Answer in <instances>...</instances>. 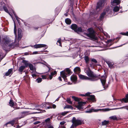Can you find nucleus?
<instances>
[{
	"label": "nucleus",
	"instance_id": "1",
	"mask_svg": "<svg viewBox=\"0 0 128 128\" xmlns=\"http://www.w3.org/2000/svg\"><path fill=\"white\" fill-rule=\"evenodd\" d=\"M14 33L15 34V38L14 43H13L10 44L12 42L10 38L8 36L4 37L2 38V42L5 45H8L9 47H12V46L14 47V46H16L18 45L19 44L18 43L15 45L16 41V26L14 25Z\"/></svg>",
	"mask_w": 128,
	"mask_h": 128
},
{
	"label": "nucleus",
	"instance_id": "2",
	"mask_svg": "<svg viewBox=\"0 0 128 128\" xmlns=\"http://www.w3.org/2000/svg\"><path fill=\"white\" fill-rule=\"evenodd\" d=\"M84 71L87 75L90 77V80L91 81L97 80L100 78V75H98L95 74L89 67L85 68L84 69Z\"/></svg>",
	"mask_w": 128,
	"mask_h": 128
},
{
	"label": "nucleus",
	"instance_id": "3",
	"mask_svg": "<svg viewBox=\"0 0 128 128\" xmlns=\"http://www.w3.org/2000/svg\"><path fill=\"white\" fill-rule=\"evenodd\" d=\"M104 0H100V1L98 2L96 8V11H94L92 12H90V14L94 15L97 14L99 11L102 8L103 5H104Z\"/></svg>",
	"mask_w": 128,
	"mask_h": 128
},
{
	"label": "nucleus",
	"instance_id": "4",
	"mask_svg": "<svg viewBox=\"0 0 128 128\" xmlns=\"http://www.w3.org/2000/svg\"><path fill=\"white\" fill-rule=\"evenodd\" d=\"M89 33L86 34V36L92 39L96 40L97 39V37L96 35L95 32L91 28H88V30Z\"/></svg>",
	"mask_w": 128,
	"mask_h": 128
},
{
	"label": "nucleus",
	"instance_id": "5",
	"mask_svg": "<svg viewBox=\"0 0 128 128\" xmlns=\"http://www.w3.org/2000/svg\"><path fill=\"white\" fill-rule=\"evenodd\" d=\"M72 122L75 126V127L84 123L83 120H82L76 119L75 117H73L72 118Z\"/></svg>",
	"mask_w": 128,
	"mask_h": 128
},
{
	"label": "nucleus",
	"instance_id": "6",
	"mask_svg": "<svg viewBox=\"0 0 128 128\" xmlns=\"http://www.w3.org/2000/svg\"><path fill=\"white\" fill-rule=\"evenodd\" d=\"M71 73V71L69 68H66L64 71L60 72L61 76L64 79H65L66 77V76L69 75Z\"/></svg>",
	"mask_w": 128,
	"mask_h": 128
},
{
	"label": "nucleus",
	"instance_id": "7",
	"mask_svg": "<svg viewBox=\"0 0 128 128\" xmlns=\"http://www.w3.org/2000/svg\"><path fill=\"white\" fill-rule=\"evenodd\" d=\"M111 12V11L109 9V8H107L106 10L103 11V12L101 14L100 17V20H102L105 15H106L107 14H108L110 13Z\"/></svg>",
	"mask_w": 128,
	"mask_h": 128
},
{
	"label": "nucleus",
	"instance_id": "8",
	"mask_svg": "<svg viewBox=\"0 0 128 128\" xmlns=\"http://www.w3.org/2000/svg\"><path fill=\"white\" fill-rule=\"evenodd\" d=\"M90 93L88 92L86 93L85 94H80V96H88V98L89 100L92 101L93 102H94L95 101V96L94 95H90Z\"/></svg>",
	"mask_w": 128,
	"mask_h": 128
},
{
	"label": "nucleus",
	"instance_id": "9",
	"mask_svg": "<svg viewBox=\"0 0 128 128\" xmlns=\"http://www.w3.org/2000/svg\"><path fill=\"white\" fill-rule=\"evenodd\" d=\"M21 118H15L13 120L7 123L4 125V126L7 127V125L8 124H10L11 126H13L14 124L17 123L18 122V120L20 119Z\"/></svg>",
	"mask_w": 128,
	"mask_h": 128
},
{
	"label": "nucleus",
	"instance_id": "10",
	"mask_svg": "<svg viewBox=\"0 0 128 128\" xmlns=\"http://www.w3.org/2000/svg\"><path fill=\"white\" fill-rule=\"evenodd\" d=\"M71 28L76 32H81L82 31V28L79 27L78 28L77 25L75 24H73L71 26Z\"/></svg>",
	"mask_w": 128,
	"mask_h": 128
},
{
	"label": "nucleus",
	"instance_id": "11",
	"mask_svg": "<svg viewBox=\"0 0 128 128\" xmlns=\"http://www.w3.org/2000/svg\"><path fill=\"white\" fill-rule=\"evenodd\" d=\"M100 80L104 88L106 89L108 87V86L106 85V78L104 76H102L100 79Z\"/></svg>",
	"mask_w": 128,
	"mask_h": 128
},
{
	"label": "nucleus",
	"instance_id": "12",
	"mask_svg": "<svg viewBox=\"0 0 128 128\" xmlns=\"http://www.w3.org/2000/svg\"><path fill=\"white\" fill-rule=\"evenodd\" d=\"M103 109H95L94 108H91L90 109L86 111V113H91L93 112H97L99 111H103Z\"/></svg>",
	"mask_w": 128,
	"mask_h": 128
},
{
	"label": "nucleus",
	"instance_id": "13",
	"mask_svg": "<svg viewBox=\"0 0 128 128\" xmlns=\"http://www.w3.org/2000/svg\"><path fill=\"white\" fill-rule=\"evenodd\" d=\"M32 46V47H33L34 48H38L46 46V48H48L46 45L43 44H36V45H34L33 46Z\"/></svg>",
	"mask_w": 128,
	"mask_h": 128
},
{
	"label": "nucleus",
	"instance_id": "14",
	"mask_svg": "<svg viewBox=\"0 0 128 128\" xmlns=\"http://www.w3.org/2000/svg\"><path fill=\"white\" fill-rule=\"evenodd\" d=\"M85 104V102H78V105L76 106V107L79 110H80L82 108V107L83 104Z\"/></svg>",
	"mask_w": 128,
	"mask_h": 128
},
{
	"label": "nucleus",
	"instance_id": "15",
	"mask_svg": "<svg viewBox=\"0 0 128 128\" xmlns=\"http://www.w3.org/2000/svg\"><path fill=\"white\" fill-rule=\"evenodd\" d=\"M79 76L80 78L82 80H90V78L85 76L82 74L79 75Z\"/></svg>",
	"mask_w": 128,
	"mask_h": 128
},
{
	"label": "nucleus",
	"instance_id": "16",
	"mask_svg": "<svg viewBox=\"0 0 128 128\" xmlns=\"http://www.w3.org/2000/svg\"><path fill=\"white\" fill-rule=\"evenodd\" d=\"M56 74L57 72L56 71H54L53 72H51L50 74L48 76L49 79L50 80L52 79L53 76H56Z\"/></svg>",
	"mask_w": 128,
	"mask_h": 128
},
{
	"label": "nucleus",
	"instance_id": "17",
	"mask_svg": "<svg viewBox=\"0 0 128 128\" xmlns=\"http://www.w3.org/2000/svg\"><path fill=\"white\" fill-rule=\"evenodd\" d=\"M121 102H128V94L126 96L125 98H123L120 100Z\"/></svg>",
	"mask_w": 128,
	"mask_h": 128
},
{
	"label": "nucleus",
	"instance_id": "18",
	"mask_svg": "<svg viewBox=\"0 0 128 128\" xmlns=\"http://www.w3.org/2000/svg\"><path fill=\"white\" fill-rule=\"evenodd\" d=\"M12 68L9 69L8 71L5 74V75L6 76H9L10 74H12Z\"/></svg>",
	"mask_w": 128,
	"mask_h": 128
},
{
	"label": "nucleus",
	"instance_id": "19",
	"mask_svg": "<svg viewBox=\"0 0 128 128\" xmlns=\"http://www.w3.org/2000/svg\"><path fill=\"white\" fill-rule=\"evenodd\" d=\"M25 66H20L18 69V71L20 72V74H22V72L24 70L25 68Z\"/></svg>",
	"mask_w": 128,
	"mask_h": 128
},
{
	"label": "nucleus",
	"instance_id": "20",
	"mask_svg": "<svg viewBox=\"0 0 128 128\" xmlns=\"http://www.w3.org/2000/svg\"><path fill=\"white\" fill-rule=\"evenodd\" d=\"M39 106H38V107H39V108H40V107ZM37 107H38L37 106H35L34 108V107H32V108H30V109H34V110H40V111H42V112H46L45 110H41L39 108H37Z\"/></svg>",
	"mask_w": 128,
	"mask_h": 128
},
{
	"label": "nucleus",
	"instance_id": "21",
	"mask_svg": "<svg viewBox=\"0 0 128 128\" xmlns=\"http://www.w3.org/2000/svg\"><path fill=\"white\" fill-rule=\"evenodd\" d=\"M70 78L71 80L73 82L76 81L77 80V76L75 75L72 76Z\"/></svg>",
	"mask_w": 128,
	"mask_h": 128
},
{
	"label": "nucleus",
	"instance_id": "22",
	"mask_svg": "<svg viewBox=\"0 0 128 128\" xmlns=\"http://www.w3.org/2000/svg\"><path fill=\"white\" fill-rule=\"evenodd\" d=\"M74 71L77 73H80V68L78 67H76L74 69Z\"/></svg>",
	"mask_w": 128,
	"mask_h": 128
},
{
	"label": "nucleus",
	"instance_id": "23",
	"mask_svg": "<svg viewBox=\"0 0 128 128\" xmlns=\"http://www.w3.org/2000/svg\"><path fill=\"white\" fill-rule=\"evenodd\" d=\"M48 104L47 103H44L40 105L39 106L40 107V108H45L46 109V106Z\"/></svg>",
	"mask_w": 128,
	"mask_h": 128
},
{
	"label": "nucleus",
	"instance_id": "24",
	"mask_svg": "<svg viewBox=\"0 0 128 128\" xmlns=\"http://www.w3.org/2000/svg\"><path fill=\"white\" fill-rule=\"evenodd\" d=\"M22 37V35L21 33L19 32V29L18 30V42L20 40Z\"/></svg>",
	"mask_w": 128,
	"mask_h": 128
},
{
	"label": "nucleus",
	"instance_id": "25",
	"mask_svg": "<svg viewBox=\"0 0 128 128\" xmlns=\"http://www.w3.org/2000/svg\"><path fill=\"white\" fill-rule=\"evenodd\" d=\"M65 22L66 23L68 24H70L71 22V21L69 18H67L65 19Z\"/></svg>",
	"mask_w": 128,
	"mask_h": 128
},
{
	"label": "nucleus",
	"instance_id": "26",
	"mask_svg": "<svg viewBox=\"0 0 128 128\" xmlns=\"http://www.w3.org/2000/svg\"><path fill=\"white\" fill-rule=\"evenodd\" d=\"M110 118L112 120H118V118H117L116 116H114L110 117Z\"/></svg>",
	"mask_w": 128,
	"mask_h": 128
},
{
	"label": "nucleus",
	"instance_id": "27",
	"mask_svg": "<svg viewBox=\"0 0 128 128\" xmlns=\"http://www.w3.org/2000/svg\"><path fill=\"white\" fill-rule=\"evenodd\" d=\"M28 66L30 70H33L34 69H36V68L34 67L33 65L31 64H30Z\"/></svg>",
	"mask_w": 128,
	"mask_h": 128
},
{
	"label": "nucleus",
	"instance_id": "28",
	"mask_svg": "<svg viewBox=\"0 0 128 128\" xmlns=\"http://www.w3.org/2000/svg\"><path fill=\"white\" fill-rule=\"evenodd\" d=\"M41 77L43 79H47L48 80L49 79V76L47 74L45 75H42L41 76Z\"/></svg>",
	"mask_w": 128,
	"mask_h": 128
},
{
	"label": "nucleus",
	"instance_id": "29",
	"mask_svg": "<svg viewBox=\"0 0 128 128\" xmlns=\"http://www.w3.org/2000/svg\"><path fill=\"white\" fill-rule=\"evenodd\" d=\"M23 62L24 64L25 65V68L29 66V64L30 63L28 62L25 60H24L22 62Z\"/></svg>",
	"mask_w": 128,
	"mask_h": 128
},
{
	"label": "nucleus",
	"instance_id": "30",
	"mask_svg": "<svg viewBox=\"0 0 128 128\" xmlns=\"http://www.w3.org/2000/svg\"><path fill=\"white\" fill-rule=\"evenodd\" d=\"M72 98L75 101H78L80 100V98H78L74 96H72Z\"/></svg>",
	"mask_w": 128,
	"mask_h": 128
},
{
	"label": "nucleus",
	"instance_id": "31",
	"mask_svg": "<svg viewBox=\"0 0 128 128\" xmlns=\"http://www.w3.org/2000/svg\"><path fill=\"white\" fill-rule=\"evenodd\" d=\"M73 108V107L72 106L69 105H66L64 108V109L70 108L72 110Z\"/></svg>",
	"mask_w": 128,
	"mask_h": 128
},
{
	"label": "nucleus",
	"instance_id": "32",
	"mask_svg": "<svg viewBox=\"0 0 128 128\" xmlns=\"http://www.w3.org/2000/svg\"><path fill=\"white\" fill-rule=\"evenodd\" d=\"M119 10V7L118 6H116L113 9V11L114 12H116L118 11Z\"/></svg>",
	"mask_w": 128,
	"mask_h": 128
},
{
	"label": "nucleus",
	"instance_id": "33",
	"mask_svg": "<svg viewBox=\"0 0 128 128\" xmlns=\"http://www.w3.org/2000/svg\"><path fill=\"white\" fill-rule=\"evenodd\" d=\"M84 59L85 60L86 63L87 64H88V62L89 61V58L88 56H85L84 57Z\"/></svg>",
	"mask_w": 128,
	"mask_h": 128
},
{
	"label": "nucleus",
	"instance_id": "34",
	"mask_svg": "<svg viewBox=\"0 0 128 128\" xmlns=\"http://www.w3.org/2000/svg\"><path fill=\"white\" fill-rule=\"evenodd\" d=\"M9 104L10 106L12 107H13L14 106V103L13 101V100H10V101Z\"/></svg>",
	"mask_w": 128,
	"mask_h": 128
},
{
	"label": "nucleus",
	"instance_id": "35",
	"mask_svg": "<svg viewBox=\"0 0 128 128\" xmlns=\"http://www.w3.org/2000/svg\"><path fill=\"white\" fill-rule=\"evenodd\" d=\"M109 123L108 121L106 120H104L102 122V125H105Z\"/></svg>",
	"mask_w": 128,
	"mask_h": 128
},
{
	"label": "nucleus",
	"instance_id": "36",
	"mask_svg": "<svg viewBox=\"0 0 128 128\" xmlns=\"http://www.w3.org/2000/svg\"><path fill=\"white\" fill-rule=\"evenodd\" d=\"M3 9L4 11L7 13H8L10 15V13L7 8L6 6H3Z\"/></svg>",
	"mask_w": 128,
	"mask_h": 128
},
{
	"label": "nucleus",
	"instance_id": "37",
	"mask_svg": "<svg viewBox=\"0 0 128 128\" xmlns=\"http://www.w3.org/2000/svg\"><path fill=\"white\" fill-rule=\"evenodd\" d=\"M112 2L113 3H115L117 4H118L120 3V0H114Z\"/></svg>",
	"mask_w": 128,
	"mask_h": 128
},
{
	"label": "nucleus",
	"instance_id": "38",
	"mask_svg": "<svg viewBox=\"0 0 128 128\" xmlns=\"http://www.w3.org/2000/svg\"><path fill=\"white\" fill-rule=\"evenodd\" d=\"M57 44L60 46H62L61 44V39H58L57 42Z\"/></svg>",
	"mask_w": 128,
	"mask_h": 128
},
{
	"label": "nucleus",
	"instance_id": "39",
	"mask_svg": "<svg viewBox=\"0 0 128 128\" xmlns=\"http://www.w3.org/2000/svg\"><path fill=\"white\" fill-rule=\"evenodd\" d=\"M122 108H124L125 109H126L127 110H128V106H125L122 107L121 108H117V109H122Z\"/></svg>",
	"mask_w": 128,
	"mask_h": 128
},
{
	"label": "nucleus",
	"instance_id": "40",
	"mask_svg": "<svg viewBox=\"0 0 128 128\" xmlns=\"http://www.w3.org/2000/svg\"><path fill=\"white\" fill-rule=\"evenodd\" d=\"M36 81L38 83L42 81V79L41 78H38L36 80Z\"/></svg>",
	"mask_w": 128,
	"mask_h": 128
},
{
	"label": "nucleus",
	"instance_id": "41",
	"mask_svg": "<svg viewBox=\"0 0 128 128\" xmlns=\"http://www.w3.org/2000/svg\"><path fill=\"white\" fill-rule=\"evenodd\" d=\"M91 61L94 62V64H96V63L97 62V61L94 58H92L91 59Z\"/></svg>",
	"mask_w": 128,
	"mask_h": 128
},
{
	"label": "nucleus",
	"instance_id": "42",
	"mask_svg": "<svg viewBox=\"0 0 128 128\" xmlns=\"http://www.w3.org/2000/svg\"><path fill=\"white\" fill-rule=\"evenodd\" d=\"M90 66L91 68H93L94 67L96 66V64H94V63H92L90 64Z\"/></svg>",
	"mask_w": 128,
	"mask_h": 128
},
{
	"label": "nucleus",
	"instance_id": "43",
	"mask_svg": "<svg viewBox=\"0 0 128 128\" xmlns=\"http://www.w3.org/2000/svg\"><path fill=\"white\" fill-rule=\"evenodd\" d=\"M50 120V118H48L45 120V122L47 123H49Z\"/></svg>",
	"mask_w": 128,
	"mask_h": 128
},
{
	"label": "nucleus",
	"instance_id": "44",
	"mask_svg": "<svg viewBox=\"0 0 128 128\" xmlns=\"http://www.w3.org/2000/svg\"><path fill=\"white\" fill-rule=\"evenodd\" d=\"M66 101L69 104H72V102L71 101L70 99L69 98H68Z\"/></svg>",
	"mask_w": 128,
	"mask_h": 128
},
{
	"label": "nucleus",
	"instance_id": "45",
	"mask_svg": "<svg viewBox=\"0 0 128 128\" xmlns=\"http://www.w3.org/2000/svg\"><path fill=\"white\" fill-rule=\"evenodd\" d=\"M32 71L30 72L32 73V74H37V72H36V69H34L33 70H31Z\"/></svg>",
	"mask_w": 128,
	"mask_h": 128
},
{
	"label": "nucleus",
	"instance_id": "46",
	"mask_svg": "<svg viewBox=\"0 0 128 128\" xmlns=\"http://www.w3.org/2000/svg\"><path fill=\"white\" fill-rule=\"evenodd\" d=\"M68 112H62L61 113V114L62 116H64L66 114H67Z\"/></svg>",
	"mask_w": 128,
	"mask_h": 128
},
{
	"label": "nucleus",
	"instance_id": "47",
	"mask_svg": "<svg viewBox=\"0 0 128 128\" xmlns=\"http://www.w3.org/2000/svg\"><path fill=\"white\" fill-rule=\"evenodd\" d=\"M36 74H32V77L35 79L36 78Z\"/></svg>",
	"mask_w": 128,
	"mask_h": 128
},
{
	"label": "nucleus",
	"instance_id": "48",
	"mask_svg": "<svg viewBox=\"0 0 128 128\" xmlns=\"http://www.w3.org/2000/svg\"><path fill=\"white\" fill-rule=\"evenodd\" d=\"M122 34L124 35H126L128 36V32H127L126 33L123 32L122 33Z\"/></svg>",
	"mask_w": 128,
	"mask_h": 128
},
{
	"label": "nucleus",
	"instance_id": "49",
	"mask_svg": "<svg viewBox=\"0 0 128 128\" xmlns=\"http://www.w3.org/2000/svg\"><path fill=\"white\" fill-rule=\"evenodd\" d=\"M40 123V122L39 121H37L34 122V124H36Z\"/></svg>",
	"mask_w": 128,
	"mask_h": 128
},
{
	"label": "nucleus",
	"instance_id": "50",
	"mask_svg": "<svg viewBox=\"0 0 128 128\" xmlns=\"http://www.w3.org/2000/svg\"><path fill=\"white\" fill-rule=\"evenodd\" d=\"M108 64L110 67H112V64H111V63L109 62H108Z\"/></svg>",
	"mask_w": 128,
	"mask_h": 128
},
{
	"label": "nucleus",
	"instance_id": "51",
	"mask_svg": "<svg viewBox=\"0 0 128 128\" xmlns=\"http://www.w3.org/2000/svg\"><path fill=\"white\" fill-rule=\"evenodd\" d=\"M31 106V107L30 108H32V107H34L36 105L34 104H31L30 105Z\"/></svg>",
	"mask_w": 128,
	"mask_h": 128
},
{
	"label": "nucleus",
	"instance_id": "52",
	"mask_svg": "<svg viewBox=\"0 0 128 128\" xmlns=\"http://www.w3.org/2000/svg\"><path fill=\"white\" fill-rule=\"evenodd\" d=\"M66 123V122L64 121H63L61 122H60V124L62 125H64V124Z\"/></svg>",
	"mask_w": 128,
	"mask_h": 128
},
{
	"label": "nucleus",
	"instance_id": "53",
	"mask_svg": "<svg viewBox=\"0 0 128 128\" xmlns=\"http://www.w3.org/2000/svg\"><path fill=\"white\" fill-rule=\"evenodd\" d=\"M38 54V52L37 51H36L33 52L32 53V54Z\"/></svg>",
	"mask_w": 128,
	"mask_h": 128
},
{
	"label": "nucleus",
	"instance_id": "54",
	"mask_svg": "<svg viewBox=\"0 0 128 128\" xmlns=\"http://www.w3.org/2000/svg\"><path fill=\"white\" fill-rule=\"evenodd\" d=\"M58 128H66V127L64 126H60Z\"/></svg>",
	"mask_w": 128,
	"mask_h": 128
},
{
	"label": "nucleus",
	"instance_id": "55",
	"mask_svg": "<svg viewBox=\"0 0 128 128\" xmlns=\"http://www.w3.org/2000/svg\"><path fill=\"white\" fill-rule=\"evenodd\" d=\"M52 108V107L51 106H46V109H48L49 108Z\"/></svg>",
	"mask_w": 128,
	"mask_h": 128
},
{
	"label": "nucleus",
	"instance_id": "56",
	"mask_svg": "<svg viewBox=\"0 0 128 128\" xmlns=\"http://www.w3.org/2000/svg\"><path fill=\"white\" fill-rule=\"evenodd\" d=\"M56 106L54 104H53L52 105V108H56Z\"/></svg>",
	"mask_w": 128,
	"mask_h": 128
},
{
	"label": "nucleus",
	"instance_id": "57",
	"mask_svg": "<svg viewBox=\"0 0 128 128\" xmlns=\"http://www.w3.org/2000/svg\"><path fill=\"white\" fill-rule=\"evenodd\" d=\"M74 127H75V126L74 125V124H72V126L70 127V128H74Z\"/></svg>",
	"mask_w": 128,
	"mask_h": 128
},
{
	"label": "nucleus",
	"instance_id": "58",
	"mask_svg": "<svg viewBox=\"0 0 128 128\" xmlns=\"http://www.w3.org/2000/svg\"><path fill=\"white\" fill-rule=\"evenodd\" d=\"M15 17L16 20H17L18 22L19 23V20H18V17L17 16H16Z\"/></svg>",
	"mask_w": 128,
	"mask_h": 128
},
{
	"label": "nucleus",
	"instance_id": "59",
	"mask_svg": "<svg viewBox=\"0 0 128 128\" xmlns=\"http://www.w3.org/2000/svg\"><path fill=\"white\" fill-rule=\"evenodd\" d=\"M58 79L60 80V81H62V78H61V77L60 76H59L58 78Z\"/></svg>",
	"mask_w": 128,
	"mask_h": 128
},
{
	"label": "nucleus",
	"instance_id": "60",
	"mask_svg": "<svg viewBox=\"0 0 128 128\" xmlns=\"http://www.w3.org/2000/svg\"><path fill=\"white\" fill-rule=\"evenodd\" d=\"M48 128H54L52 126H49Z\"/></svg>",
	"mask_w": 128,
	"mask_h": 128
},
{
	"label": "nucleus",
	"instance_id": "61",
	"mask_svg": "<svg viewBox=\"0 0 128 128\" xmlns=\"http://www.w3.org/2000/svg\"><path fill=\"white\" fill-rule=\"evenodd\" d=\"M2 48H3V49L4 50H6V49H5V48L4 47V45H2Z\"/></svg>",
	"mask_w": 128,
	"mask_h": 128
},
{
	"label": "nucleus",
	"instance_id": "62",
	"mask_svg": "<svg viewBox=\"0 0 128 128\" xmlns=\"http://www.w3.org/2000/svg\"><path fill=\"white\" fill-rule=\"evenodd\" d=\"M64 15L65 16H68V14H67V13H65L64 14Z\"/></svg>",
	"mask_w": 128,
	"mask_h": 128
},
{
	"label": "nucleus",
	"instance_id": "63",
	"mask_svg": "<svg viewBox=\"0 0 128 128\" xmlns=\"http://www.w3.org/2000/svg\"><path fill=\"white\" fill-rule=\"evenodd\" d=\"M99 29L100 30V31H101V32H102L103 31V30L101 28V29Z\"/></svg>",
	"mask_w": 128,
	"mask_h": 128
},
{
	"label": "nucleus",
	"instance_id": "64",
	"mask_svg": "<svg viewBox=\"0 0 128 128\" xmlns=\"http://www.w3.org/2000/svg\"><path fill=\"white\" fill-rule=\"evenodd\" d=\"M48 71H49L50 70V68H49V67H48Z\"/></svg>",
	"mask_w": 128,
	"mask_h": 128
}]
</instances>
